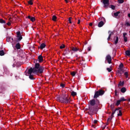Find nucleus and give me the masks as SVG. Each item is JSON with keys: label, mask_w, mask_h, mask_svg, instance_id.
Segmentation results:
<instances>
[{"label": "nucleus", "mask_w": 130, "mask_h": 130, "mask_svg": "<svg viewBox=\"0 0 130 130\" xmlns=\"http://www.w3.org/2000/svg\"><path fill=\"white\" fill-rule=\"evenodd\" d=\"M109 34L111 35V36H112L113 34H114V31H111L110 30H109L108 31Z\"/></svg>", "instance_id": "nucleus-39"}, {"label": "nucleus", "mask_w": 130, "mask_h": 130, "mask_svg": "<svg viewBox=\"0 0 130 130\" xmlns=\"http://www.w3.org/2000/svg\"><path fill=\"white\" fill-rule=\"evenodd\" d=\"M71 50H72V51H74L75 52L78 51V50H79L80 52H82V50H80L79 48H77L76 47H71Z\"/></svg>", "instance_id": "nucleus-8"}, {"label": "nucleus", "mask_w": 130, "mask_h": 130, "mask_svg": "<svg viewBox=\"0 0 130 130\" xmlns=\"http://www.w3.org/2000/svg\"><path fill=\"white\" fill-rule=\"evenodd\" d=\"M125 54L126 55H127V56H130V51L129 50H126L125 51Z\"/></svg>", "instance_id": "nucleus-23"}, {"label": "nucleus", "mask_w": 130, "mask_h": 130, "mask_svg": "<svg viewBox=\"0 0 130 130\" xmlns=\"http://www.w3.org/2000/svg\"><path fill=\"white\" fill-rule=\"evenodd\" d=\"M124 42H127V38L126 37H123Z\"/></svg>", "instance_id": "nucleus-38"}, {"label": "nucleus", "mask_w": 130, "mask_h": 130, "mask_svg": "<svg viewBox=\"0 0 130 130\" xmlns=\"http://www.w3.org/2000/svg\"><path fill=\"white\" fill-rule=\"evenodd\" d=\"M7 41L8 42H13L14 41V39H13V38L11 37H8L7 38Z\"/></svg>", "instance_id": "nucleus-9"}, {"label": "nucleus", "mask_w": 130, "mask_h": 130, "mask_svg": "<svg viewBox=\"0 0 130 130\" xmlns=\"http://www.w3.org/2000/svg\"><path fill=\"white\" fill-rule=\"evenodd\" d=\"M121 92L122 93H125V92H126V88L125 87H122L121 89Z\"/></svg>", "instance_id": "nucleus-17"}, {"label": "nucleus", "mask_w": 130, "mask_h": 130, "mask_svg": "<svg viewBox=\"0 0 130 130\" xmlns=\"http://www.w3.org/2000/svg\"><path fill=\"white\" fill-rule=\"evenodd\" d=\"M27 74L29 75V78L30 80H35V78L33 77V75H32V73H29V70L28 71Z\"/></svg>", "instance_id": "nucleus-11"}, {"label": "nucleus", "mask_w": 130, "mask_h": 130, "mask_svg": "<svg viewBox=\"0 0 130 130\" xmlns=\"http://www.w3.org/2000/svg\"><path fill=\"white\" fill-rule=\"evenodd\" d=\"M56 19H57V17H56V16L53 15L52 16V21H54V22H55V21H56Z\"/></svg>", "instance_id": "nucleus-22"}, {"label": "nucleus", "mask_w": 130, "mask_h": 130, "mask_svg": "<svg viewBox=\"0 0 130 130\" xmlns=\"http://www.w3.org/2000/svg\"><path fill=\"white\" fill-rule=\"evenodd\" d=\"M82 61H85V60L84 59V57H81Z\"/></svg>", "instance_id": "nucleus-51"}, {"label": "nucleus", "mask_w": 130, "mask_h": 130, "mask_svg": "<svg viewBox=\"0 0 130 130\" xmlns=\"http://www.w3.org/2000/svg\"><path fill=\"white\" fill-rule=\"evenodd\" d=\"M124 75L125 76V78L127 79L128 78V73L127 72H124Z\"/></svg>", "instance_id": "nucleus-28"}, {"label": "nucleus", "mask_w": 130, "mask_h": 130, "mask_svg": "<svg viewBox=\"0 0 130 130\" xmlns=\"http://www.w3.org/2000/svg\"><path fill=\"white\" fill-rule=\"evenodd\" d=\"M87 44V43H86V44Z\"/></svg>", "instance_id": "nucleus-60"}, {"label": "nucleus", "mask_w": 130, "mask_h": 130, "mask_svg": "<svg viewBox=\"0 0 130 130\" xmlns=\"http://www.w3.org/2000/svg\"><path fill=\"white\" fill-rule=\"evenodd\" d=\"M128 101L130 102V98L128 100Z\"/></svg>", "instance_id": "nucleus-58"}, {"label": "nucleus", "mask_w": 130, "mask_h": 130, "mask_svg": "<svg viewBox=\"0 0 130 130\" xmlns=\"http://www.w3.org/2000/svg\"><path fill=\"white\" fill-rule=\"evenodd\" d=\"M119 69H123V64L121 63V64L119 65Z\"/></svg>", "instance_id": "nucleus-34"}, {"label": "nucleus", "mask_w": 130, "mask_h": 130, "mask_svg": "<svg viewBox=\"0 0 130 130\" xmlns=\"http://www.w3.org/2000/svg\"><path fill=\"white\" fill-rule=\"evenodd\" d=\"M57 100L60 103H63L64 104H68L71 103L70 98H68L66 95H58L57 97Z\"/></svg>", "instance_id": "nucleus-3"}, {"label": "nucleus", "mask_w": 130, "mask_h": 130, "mask_svg": "<svg viewBox=\"0 0 130 130\" xmlns=\"http://www.w3.org/2000/svg\"><path fill=\"white\" fill-rule=\"evenodd\" d=\"M89 26H93V23H89Z\"/></svg>", "instance_id": "nucleus-53"}, {"label": "nucleus", "mask_w": 130, "mask_h": 130, "mask_svg": "<svg viewBox=\"0 0 130 130\" xmlns=\"http://www.w3.org/2000/svg\"><path fill=\"white\" fill-rule=\"evenodd\" d=\"M97 122H98V121L97 120H94L93 121V123H94L95 124H96V123H97Z\"/></svg>", "instance_id": "nucleus-47"}, {"label": "nucleus", "mask_w": 130, "mask_h": 130, "mask_svg": "<svg viewBox=\"0 0 130 130\" xmlns=\"http://www.w3.org/2000/svg\"><path fill=\"white\" fill-rule=\"evenodd\" d=\"M80 23H81V20L79 19L77 24H80Z\"/></svg>", "instance_id": "nucleus-52"}, {"label": "nucleus", "mask_w": 130, "mask_h": 130, "mask_svg": "<svg viewBox=\"0 0 130 130\" xmlns=\"http://www.w3.org/2000/svg\"><path fill=\"white\" fill-rule=\"evenodd\" d=\"M92 127H94V128H95V125L92 124Z\"/></svg>", "instance_id": "nucleus-55"}, {"label": "nucleus", "mask_w": 130, "mask_h": 130, "mask_svg": "<svg viewBox=\"0 0 130 130\" xmlns=\"http://www.w3.org/2000/svg\"><path fill=\"white\" fill-rule=\"evenodd\" d=\"M65 2L67 4H68V3H69V2L68 1V0H65Z\"/></svg>", "instance_id": "nucleus-56"}, {"label": "nucleus", "mask_w": 130, "mask_h": 130, "mask_svg": "<svg viewBox=\"0 0 130 130\" xmlns=\"http://www.w3.org/2000/svg\"><path fill=\"white\" fill-rule=\"evenodd\" d=\"M126 26L127 27H130V23L129 22H126Z\"/></svg>", "instance_id": "nucleus-44"}, {"label": "nucleus", "mask_w": 130, "mask_h": 130, "mask_svg": "<svg viewBox=\"0 0 130 130\" xmlns=\"http://www.w3.org/2000/svg\"><path fill=\"white\" fill-rule=\"evenodd\" d=\"M109 8L112 9V10H115V6H114V5H111Z\"/></svg>", "instance_id": "nucleus-33"}, {"label": "nucleus", "mask_w": 130, "mask_h": 130, "mask_svg": "<svg viewBox=\"0 0 130 130\" xmlns=\"http://www.w3.org/2000/svg\"><path fill=\"white\" fill-rule=\"evenodd\" d=\"M76 74H77V72L75 71H73L71 73V75L72 77H75V76H76Z\"/></svg>", "instance_id": "nucleus-26"}, {"label": "nucleus", "mask_w": 130, "mask_h": 130, "mask_svg": "<svg viewBox=\"0 0 130 130\" xmlns=\"http://www.w3.org/2000/svg\"><path fill=\"white\" fill-rule=\"evenodd\" d=\"M126 35H127V34H126V32H124L123 34V37H125V36H126Z\"/></svg>", "instance_id": "nucleus-46"}, {"label": "nucleus", "mask_w": 130, "mask_h": 130, "mask_svg": "<svg viewBox=\"0 0 130 130\" xmlns=\"http://www.w3.org/2000/svg\"><path fill=\"white\" fill-rule=\"evenodd\" d=\"M119 113L117 114L118 116H121L122 115V113L121 112V110H119L118 111Z\"/></svg>", "instance_id": "nucleus-30"}, {"label": "nucleus", "mask_w": 130, "mask_h": 130, "mask_svg": "<svg viewBox=\"0 0 130 130\" xmlns=\"http://www.w3.org/2000/svg\"><path fill=\"white\" fill-rule=\"evenodd\" d=\"M128 18H130V13L128 14Z\"/></svg>", "instance_id": "nucleus-57"}, {"label": "nucleus", "mask_w": 130, "mask_h": 130, "mask_svg": "<svg viewBox=\"0 0 130 130\" xmlns=\"http://www.w3.org/2000/svg\"><path fill=\"white\" fill-rule=\"evenodd\" d=\"M18 37V41H21L23 39V37L21 35V31H17L16 32Z\"/></svg>", "instance_id": "nucleus-7"}, {"label": "nucleus", "mask_w": 130, "mask_h": 130, "mask_svg": "<svg viewBox=\"0 0 130 130\" xmlns=\"http://www.w3.org/2000/svg\"><path fill=\"white\" fill-rule=\"evenodd\" d=\"M104 25V22H103V21H101L99 23L98 27H99L100 28H101V27H102Z\"/></svg>", "instance_id": "nucleus-15"}, {"label": "nucleus", "mask_w": 130, "mask_h": 130, "mask_svg": "<svg viewBox=\"0 0 130 130\" xmlns=\"http://www.w3.org/2000/svg\"><path fill=\"white\" fill-rule=\"evenodd\" d=\"M105 91L103 89H99V90L94 92V95L93 96L94 99H92L89 102V110L88 114L89 115H93L96 109L95 106H97L100 104V102L97 98H99V96H102L104 95Z\"/></svg>", "instance_id": "nucleus-1"}, {"label": "nucleus", "mask_w": 130, "mask_h": 130, "mask_svg": "<svg viewBox=\"0 0 130 130\" xmlns=\"http://www.w3.org/2000/svg\"><path fill=\"white\" fill-rule=\"evenodd\" d=\"M111 120H112V117H110L109 118H108V121H111Z\"/></svg>", "instance_id": "nucleus-43"}, {"label": "nucleus", "mask_w": 130, "mask_h": 130, "mask_svg": "<svg viewBox=\"0 0 130 130\" xmlns=\"http://www.w3.org/2000/svg\"><path fill=\"white\" fill-rule=\"evenodd\" d=\"M69 22L70 24H72V17L69 18Z\"/></svg>", "instance_id": "nucleus-42"}, {"label": "nucleus", "mask_w": 130, "mask_h": 130, "mask_svg": "<svg viewBox=\"0 0 130 130\" xmlns=\"http://www.w3.org/2000/svg\"><path fill=\"white\" fill-rule=\"evenodd\" d=\"M64 55H66V54H69L70 53V51L69 50V49H66L64 50Z\"/></svg>", "instance_id": "nucleus-19"}, {"label": "nucleus", "mask_w": 130, "mask_h": 130, "mask_svg": "<svg viewBox=\"0 0 130 130\" xmlns=\"http://www.w3.org/2000/svg\"><path fill=\"white\" fill-rule=\"evenodd\" d=\"M119 14H120V12L117 11L114 13V16H115V17H118V15H119Z\"/></svg>", "instance_id": "nucleus-20"}, {"label": "nucleus", "mask_w": 130, "mask_h": 130, "mask_svg": "<svg viewBox=\"0 0 130 130\" xmlns=\"http://www.w3.org/2000/svg\"><path fill=\"white\" fill-rule=\"evenodd\" d=\"M38 59L39 60V62H42L43 61V56L42 55H40L38 57Z\"/></svg>", "instance_id": "nucleus-10"}, {"label": "nucleus", "mask_w": 130, "mask_h": 130, "mask_svg": "<svg viewBox=\"0 0 130 130\" xmlns=\"http://www.w3.org/2000/svg\"><path fill=\"white\" fill-rule=\"evenodd\" d=\"M115 37H116V39L115 40V44H117V43H118V37L116 36Z\"/></svg>", "instance_id": "nucleus-27"}, {"label": "nucleus", "mask_w": 130, "mask_h": 130, "mask_svg": "<svg viewBox=\"0 0 130 130\" xmlns=\"http://www.w3.org/2000/svg\"><path fill=\"white\" fill-rule=\"evenodd\" d=\"M124 85V81H120L119 83L118 84V87H119V86H121V87H122V86Z\"/></svg>", "instance_id": "nucleus-18"}, {"label": "nucleus", "mask_w": 130, "mask_h": 130, "mask_svg": "<svg viewBox=\"0 0 130 130\" xmlns=\"http://www.w3.org/2000/svg\"><path fill=\"white\" fill-rule=\"evenodd\" d=\"M60 87H62V88H63V87H64V84H60Z\"/></svg>", "instance_id": "nucleus-48"}, {"label": "nucleus", "mask_w": 130, "mask_h": 130, "mask_svg": "<svg viewBox=\"0 0 130 130\" xmlns=\"http://www.w3.org/2000/svg\"><path fill=\"white\" fill-rule=\"evenodd\" d=\"M15 48H16V49H21V45L19 43H18L16 44Z\"/></svg>", "instance_id": "nucleus-16"}, {"label": "nucleus", "mask_w": 130, "mask_h": 130, "mask_svg": "<svg viewBox=\"0 0 130 130\" xmlns=\"http://www.w3.org/2000/svg\"><path fill=\"white\" fill-rule=\"evenodd\" d=\"M88 51H91V47H89L88 48Z\"/></svg>", "instance_id": "nucleus-50"}, {"label": "nucleus", "mask_w": 130, "mask_h": 130, "mask_svg": "<svg viewBox=\"0 0 130 130\" xmlns=\"http://www.w3.org/2000/svg\"><path fill=\"white\" fill-rule=\"evenodd\" d=\"M28 5H30V6H32L33 5V2H32V0H30L28 2Z\"/></svg>", "instance_id": "nucleus-37"}, {"label": "nucleus", "mask_w": 130, "mask_h": 130, "mask_svg": "<svg viewBox=\"0 0 130 130\" xmlns=\"http://www.w3.org/2000/svg\"><path fill=\"white\" fill-rule=\"evenodd\" d=\"M64 47H66V46L63 44L61 45L60 46V49H63V48H64Z\"/></svg>", "instance_id": "nucleus-40"}, {"label": "nucleus", "mask_w": 130, "mask_h": 130, "mask_svg": "<svg viewBox=\"0 0 130 130\" xmlns=\"http://www.w3.org/2000/svg\"><path fill=\"white\" fill-rule=\"evenodd\" d=\"M116 111H117V113H118V109H115L114 111H112L111 117H112V118H113V117H114V114L115 113V112H116Z\"/></svg>", "instance_id": "nucleus-12"}, {"label": "nucleus", "mask_w": 130, "mask_h": 130, "mask_svg": "<svg viewBox=\"0 0 130 130\" xmlns=\"http://www.w3.org/2000/svg\"><path fill=\"white\" fill-rule=\"evenodd\" d=\"M120 102H120V101L119 100L117 101V102H116L115 105L116 106H118V105H119V104H120Z\"/></svg>", "instance_id": "nucleus-29"}, {"label": "nucleus", "mask_w": 130, "mask_h": 130, "mask_svg": "<svg viewBox=\"0 0 130 130\" xmlns=\"http://www.w3.org/2000/svg\"><path fill=\"white\" fill-rule=\"evenodd\" d=\"M116 109H118V112L119 111V110L120 109V108H117Z\"/></svg>", "instance_id": "nucleus-54"}, {"label": "nucleus", "mask_w": 130, "mask_h": 130, "mask_svg": "<svg viewBox=\"0 0 130 130\" xmlns=\"http://www.w3.org/2000/svg\"><path fill=\"white\" fill-rule=\"evenodd\" d=\"M117 89L115 90V96H117Z\"/></svg>", "instance_id": "nucleus-45"}, {"label": "nucleus", "mask_w": 130, "mask_h": 130, "mask_svg": "<svg viewBox=\"0 0 130 130\" xmlns=\"http://www.w3.org/2000/svg\"><path fill=\"white\" fill-rule=\"evenodd\" d=\"M120 102H122V101H126V99H125L124 97L120 98V99L119 100Z\"/></svg>", "instance_id": "nucleus-32"}, {"label": "nucleus", "mask_w": 130, "mask_h": 130, "mask_svg": "<svg viewBox=\"0 0 130 130\" xmlns=\"http://www.w3.org/2000/svg\"><path fill=\"white\" fill-rule=\"evenodd\" d=\"M44 67L41 66L39 63H36L34 68H30L29 69V74H35L36 75H42L44 71Z\"/></svg>", "instance_id": "nucleus-2"}, {"label": "nucleus", "mask_w": 130, "mask_h": 130, "mask_svg": "<svg viewBox=\"0 0 130 130\" xmlns=\"http://www.w3.org/2000/svg\"><path fill=\"white\" fill-rule=\"evenodd\" d=\"M7 25H8V26H11V23L10 22H8L7 23Z\"/></svg>", "instance_id": "nucleus-49"}, {"label": "nucleus", "mask_w": 130, "mask_h": 130, "mask_svg": "<svg viewBox=\"0 0 130 130\" xmlns=\"http://www.w3.org/2000/svg\"><path fill=\"white\" fill-rule=\"evenodd\" d=\"M123 73H124V69H119L116 71V75H117V76H121Z\"/></svg>", "instance_id": "nucleus-6"}, {"label": "nucleus", "mask_w": 130, "mask_h": 130, "mask_svg": "<svg viewBox=\"0 0 130 130\" xmlns=\"http://www.w3.org/2000/svg\"><path fill=\"white\" fill-rule=\"evenodd\" d=\"M102 3H103L104 5V8L105 9H107L108 8V6H109V0H103Z\"/></svg>", "instance_id": "nucleus-4"}, {"label": "nucleus", "mask_w": 130, "mask_h": 130, "mask_svg": "<svg viewBox=\"0 0 130 130\" xmlns=\"http://www.w3.org/2000/svg\"><path fill=\"white\" fill-rule=\"evenodd\" d=\"M27 18H28V19L30 20V21H31V22H34V21H35V17H33L30 16H28Z\"/></svg>", "instance_id": "nucleus-14"}, {"label": "nucleus", "mask_w": 130, "mask_h": 130, "mask_svg": "<svg viewBox=\"0 0 130 130\" xmlns=\"http://www.w3.org/2000/svg\"><path fill=\"white\" fill-rule=\"evenodd\" d=\"M46 46V45H45V44L44 43H42V44H41L40 46L39 47V48H40V49H43V48H45Z\"/></svg>", "instance_id": "nucleus-13"}, {"label": "nucleus", "mask_w": 130, "mask_h": 130, "mask_svg": "<svg viewBox=\"0 0 130 130\" xmlns=\"http://www.w3.org/2000/svg\"><path fill=\"white\" fill-rule=\"evenodd\" d=\"M107 71H108V72H109V73H110V72H111L112 71V69L111 68H107Z\"/></svg>", "instance_id": "nucleus-35"}, {"label": "nucleus", "mask_w": 130, "mask_h": 130, "mask_svg": "<svg viewBox=\"0 0 130 130\" xmlns=\"http://www.w3.org/2000/svg\"><path fill=\"white\" fill-rule=\"evenodd\" d=\"M106 60H107L109 64L112 63V59L110 54H108L106 56Z\"/></svg>", "instance_id": "nucleus-5"}, {"label": "nucleus", "mask_w": 130, "mask_h": 130, "mask_svg": "<svg viewBox=\"0 0 130 130\" xmlns=\"http://www.w3.org/2000/svg\"><path fill=\"white\" fill-rule=\"evenodd\" d=\"M111 36H112L111 35H110V34L109 35V37L107 39L108 41H109L110 40V38H111Z\"/></svg>", "instance_id": "nucleus-41"}, {"label": "nucleus", "mask_w": 130, "mask_h": 130, "mask_svg": "<svg viewBox=\"0 0 130 130\" xmlns=\"http://www.w3.org/2000/svg\"><path fill=\"white\" fill-rule=\"evenodd\" d=\"M118 4H123L124 3V0H118Z\"/></svg>", "instance_id": "nucleus-31"}, {"label": "nucleus", "mask_w": 130, "mask_h": 130, "mask_svg": "<svg viewBox=\"0 0 130 130\" xmlns=\"http://www.w3.org/2000/svg\"><path fill=\"white\" fill-rule=\"evenodd\" d=\"M109 124V123H107V125H108Z\"/></svg>", "instance_id": "nucleus-59"}, {"label": "nucleus", "mask_w": 130, "mask_h": 130, "mask_svg": "<svg viewBox=\"0 0 130 130\" xmlns=\"http://www.w3.org/2000/svg\"><path fill=\"white\" fill-rule=\"evenodd\" d=\"M0 23L1 24H6V20H5L2 18H0Z\"/></svg>", "instance_id": "nucleus-21"}, {"label": "nucleus", "mask_w": 130, "mask_h": 130, "mask_svg": "<svg viewBox=\"0 0 130 130\" xmlns=\"http://www.w3.org/2000/svg\"><path fill=\"white\" fill-rule=\"evenodd\" d=\"M0 55L1 56H3L5 55V51H4V50H2L0 51Z\"/></svg>", "instance_id": "nucleus-25"}, {"label": "nucleus", "mask_w": 130, "mask_h": 130, "mask_svg": "<svg viewBox=\"0 0 130 130\" xmlns=\"http://www.w3.org/2000/svg\"><path fill=\"white\" fill-rule=\"evenodd\" d=\"M71 95L72 96H73V97H75V96H77V92H75V91H72L71 92Z\"/></svg>", "instance_id": "nucleus-24"}, {"label": "nucleus", "mask_w": 130, "mask_h": 130, "mask_svg": "<svg viewBox=\"0 0 130 130\" xmlns=\"http://www.w3.org/2000/svg\"><path fill=\"white\" fill-rule=\"evenodd\" d=\"M110 107H111V109L112 110V111L113 112V111H114V110H113V109H114V105H111V106H110Z\"/></svg>", "instance_id": "nucleus-36"}]
</instances>
